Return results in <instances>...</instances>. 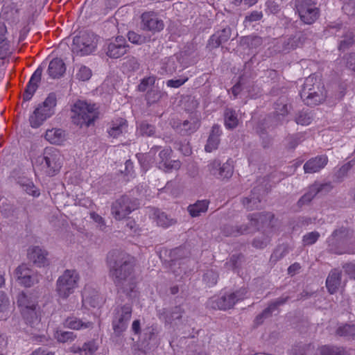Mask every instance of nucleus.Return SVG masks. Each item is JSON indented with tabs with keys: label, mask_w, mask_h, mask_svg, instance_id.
<instances>
[{
	"label": "nucleus",
	"mask_w": 355,
	"mask_h": 355,
	"mask_svg": "<svg viewBox=\"0 0 355 355\" xmlns=\"http://www.w3.org/2000/svg\"><path fill=\"white\" fill-rule=\"evenodd\" d=\"M110 277L118 290L132 297L136 282L134 275V260L127 253L113 251L107 257Z\"/></svg>",
	"instance_id": "f257e3e1"
},
{
	"label": "nucleus",
	"mask_w": 355,
	"mask_h": 355,
	"mask_svg": "<svg viewBox=\"0 0 355 355\" xmlns=\"http://www.w3.org/2000/svg\"><path fill=\"white\" fill-rule=\"evenodd\" d=\"M300 95L306 105L315 106L324 101L327 92L320 79L312 74L305 79Z\"/></svg>",
	"instance_id": "f03ea898"
},
{
	"label": "nucleus",
	"mask_w": 355,
	"mask_h": 355,
	"mask_svg": "<svg viewBox=\"0 0 355 355\" xmlns=\"http://www.w3.org/2000/svg\"><path fill=\"white\" fill-rule=\"evenodd\" d=\"M98 117V112L95 104L79 100L71 106L72 123L80 128L94 125Z\"/></svg>",
	"instance_id": "7ed1b4c3"
},
{
	"label": "nucleus",
	"mask_w": 355,
	"mask_h": 355,
	"mask_svg": "<svg viewBox=\"0 0 355 355\" xmlns=\"http://www.w3.org/2000/svg\"><path fill=\"white\" fill-rule=\"evenodd\" d=\"M159 146H155L152 147L150 151L146 154V158L151 161L161 170L164 172H171L173 170H178L181 166V163L179 160H172L171 159L173 150L171 148H166L160 150L158 155L156 157V152L159 149Z\"/></svg>",
	"instance_id": "20e7f679"
},
{
	"label": "nucleus",
	"mask_w": 355,
	"mask_h": 355,
	"mask_svg": "<svg viewBox=\"0 0 355 355\" xmlns=\"http://www.w3.org/2000/svg\"><path fill=\"white\" fill-rule=\"evenodd\" d=\"M37 162L40 163L42 169L49 176L55 175L62 165V157L60 152L54 147H46L42 156L38 157Z\"/></svg>",
	"instance_id": "39448f33"
},
{
	"label": "nucleus",
	"mask_w": 355,
	"mask_h": 355,
	"mask_svg": "<svg viewBox=\"0 0 355 355\" xmlns=\"http://www.w3.org/2000/svg\"><path fill=\"white\" fill-rule=\"evenodd\" d=\"M57 98L55 93H50L45 101L34 110L30 116L29 121L32 128L40 127L44 121L55 113Z\"/></svg>",
	"instance_id": "423d86ee"
},
{
	"label": "nucleus",
	"mask_w": 355,
	"mask_h": 355,
	"mask_svg": "<svg viewBox=\"0 0 355 355\" xmlns=\"http://www.w3.org/2000/svg\"><path fill=\"white\" fill-rule=\"evenodd\" d=\"M274 108V115L267 116L263 119V123L261 124V126L258 128V129H261V132L263 133L262 129L274 128L282 125L284 117L288 115L291 110V105L286 97H280L275 102ZM257 131L259 132V130H257Z\"/></svg>",
	"instance_id": "0eeeda50"
},
{
	"label": "nucleus",
	"mask_w": 355,
	"mask_h": 355,
	"mask_svg": "<svg viewBox=\"0 0 355 355\" xmlns=\"http://www.w3.org/2000/svg\"><path fill=\"white\" fill-rule=\"evenodd\" d=\"M98 37L92 32L80 31L73 39L72 52L78 55H87L96 49Z\"/></svg>",
	"instance_id": "6e6552de"
},
{
	"label": "nucleus",
	"mask_w": 355,
	"mask_h": 355,
	"mask_svg": "<svg viewBox=\"0 0 355 355\" xmlns=\"http://www.w3.org/2000/svg\"><path fill=\"white\" fill-rule=\"evenodd\" d=\"M248 290L241 288L236 291L217 297L214 296L207 302V306L213 309L227 310L232 309L235 304L246 297Z\"/></svg>",
	"instance_id": "1a4fd4ad"
},
{
	"label": "nucleus",
	"mask_w": 355,
	"mask_h": 355,
	"mask_svg": "<svg viewBox=\"0 0 355 355\" xmlns=\"http://www.w3.org/2000/svg\"><path fill=\"white\" fill-rule=\"evenodd\" d=\"M80 277L75 270H65L56 281L55 291L58 295L67 299L78 287Z\"/></svg>",
	"instance_id": "9d476101"
},
{
	"label": "nucleus",
	"mask_w": 355,
	"mask_h": 355,
	"mask_svg": "<svg viewBox=\"0 0 355 355\" xmlns=\"http://www.w3.org/2000/svg\"><path fill=\"white\" fill-rule=\"evenodd\" d=\"M132 306L131 304L117 305L112 313V326L116 336H121L126 330L132 317Z\"/></svg>",
	"instance_id": "9b49d317"
},
{
	"label": "nucleus",
	"mask_w": 355,
	"mask_h": 355,
	"mask_svg": "<svg viewBox=\"0 0 355 355\" xmlns=\"http://www.w3.org/2000/svg\"><path fill=\"white\" fill-rule=\"evenodd\" d=\"M136 198L123 195L114 201L111 205V214L116 220L124 219L128 215L139 207Z\"/></svg>",
	"instance_id": "f8f14e48"
},
{
	"label": "nucleus",
	"mask_w": 355,
	"mask_h": 355,
	"mask_svg": "<svg viewBox=\"0 0 355 355\" xmlns=\"http://www.w3.org/2000/svg\"><path fill=\"white\" fill-rule=\"evenodd\" d=\"M313 0H296L295 8L300 19L306 24H312L320 15V10Z\"/></svg>",
	"instance_id": "ddd939ff"
},
{
	"label": "nucleus",
	"mask_w": 355,
	"mask_h": 355,
	"mask_svg": "<svg viewBox=\"0 0 355 355\" xmlns=\"http://www.w3.org/2000/svg\"><path fill=\"white\" fill-rule=\"evenodd\" d=\"M185 311L181 305L170 308H163L157 311L159 319L164 322L165 325L173 328H179L183 324V315Z\"/></svg>",
	"instance_id": "4468645a"
},
{
	"label": "nucleus",
	"mask_w": 355,
	"mask_h": 355,
	"mask_svg": "<svg viewBox=\"0 0 355 355\" xmlns=\"http://www.w3.org/2000/svg\"><path fill=\"white\" fill-rule=\"evenodd\" d=\"M128 47L125 39L123 36H117L106 42L104 50L109 58L117 59L127 53Z\"/></svg>",
	"instance_id": "2eb2a0df"
},
{
	"label": "nucleus",
	"mask_w": 355,
	"mask_h": 355,
	"mask_svg": "<svg viewBox=\"0 0 355 355\" xmlns=\"http://www.w3.org/2000/svg\"><path fill=\"white\" fill-rule=\"evenodd\" d=\"M207 168L211 175L220 180L230 178L234 172L233 161L231 159L223 164L218 159L212 160L208 164Z\"/></svg>",
	"instance_id": "dca6fc26"
},
{
	"label": "nucleus",
	"mask_w": 355,
	"mask_h": 355,
	"mask_svg": "<svg viewBox=\"0 0 355 355\" xmlns=\"http://www.w3.org/2000/svg\"><path fill=\"white\" fill-rule=\"evenodd\" d=\"M141 28L152 33L159 32L164 27V22L154 12H146L141 16Z\"/></svg>",
	"instance_id": "f3484780"
},
{
	"label": "nucleus",
	"mask_w": 355,
	"mask_h": 355,
	"mask_svg": "<svg viewBox=\"0 0 355 355\" xmlns=\"http://www.w3.org/2000/svg\"><path fill=\"white\" fill-rule=\"evenodd\" d=\"M265 193L266 189L262 186L254 187L250 194L242 200V203L248 211L259 209L261 198Z\"/></svg>",
	"instance_id": "a211bd4d"
},
{
	"label": "nucleus",
	"mask_w": 355,
	"mask_h": 355,
	"mask_svg": "<svg viewBox=\"0 0 355 355\" xmlns=\"http://www.w3.org/2000/svg\"><path fill=\"white\" fill-rule=\"evenodd\" d=\"M200 125V120L198 116H191L189 119H187L182 123L174 122L171 124L172 128L182 135H189L195 132Z\"/></svg>",
	"instance_id": "6ab92c4d"
},
{
	"label": "nucleus",
	"mask_w": 355,
	"mask_h": 355,
	"mask_svg": "<svg viewBox=\"0 0 355 355\" xmlns=\"http://www.w3.org/2000/svg\"><path fill=\"white\" fill-rule=\"evenodd\" d=\"M43 69L41 67H38L31 77L26 87L23 94V99L25 101H29L32 98L35 92L38 87V83L41 80V76Z\"/></svg>",
	"instance_id": "aec40b11"
},
{
	"label": "nucleus",
	"mask_w": 355,
	"mask_h": 355,
	"mask_svg": "<svg viewBox=\"0 0 355 355\" xmlns=\"http://www.w3.org/2000/svg\"><path fill=\"white\" fill-rule=\"evenodd\" d=\"M232 35V30L227 26L216 31L208 40L207 46L211 49L218 48L220 44L227 42Z\"/></svg>",
	"instance_id": "412c9836"
},
{
	"label": "nucleus",
	"mask_w": 355,
	"mask_h": 355,
	"mask_svg": "<svg viewBox=\"0 0 355 355\" xmlns=\"http://www.w3.org/2000/svg\"><path fill=\"white\" fill-rule=\"evenodd\" d=\"M328 163V157L325 155L316 156L309 159L304 164V170L306 173H314L320 171Z\"/></svg>",
	"instance_id": "4be33fe9"
},
{
	"label": "nucleus",
	"mask_w": 355,
	"mask_h": 355,
	"mask_svg": "<svg viewBox=\"0 0 355 355\" xmlns=\"http://www.w3.org/2000/svg\"><path fill=\"white\" fill-rule=\"evenodd\" d=\"M274 215L271 213H254L248 215L247 218L249 223L247 224L250 227L249 234L252 233L259 227V223H263L267 219L271 220Z\"/></svg>",
	"instance_id": "5701e85b"
},
{
	"label": "nucleus",
	"mask_w": 355,
	"mask_h": 355,
	"mask_svg": "<svg viewBox=\"0 0 355 355\" xmlns=\"http://www.w3.org/2000/svg\"><path fill=\"white\" fill-rule=\"evenodd\" d=\"M62 324L64 328L76 331L92 328L93 326V323L92 322L83 321L81 319L73 315L65 318Z\"/></svg>",
	"instance_id": "b1692460"
},
{
	"label": "nucleus",
	"mask_w": 355,
	"mask_h": 355,
	"mask_svg": "<svg viewBox=\"0 0 355 355\" xmlns=\"http://www.w3.org/2000/svg\"><path fill=\"white\" fill-rule=\"evenodd\" d=\"M66 71V66L64 62L61 58L53 59L49 64L47 69V72L50 77L52 78H59L62 77Z\"/></svg>",
	"instance_id": "393cba45"
},
{
	"label": "nucleus",
	"mask_w": 355,
	"mask_h": 355,
	"mask_svg": "<svg viewBox=\"0 0 355 355\" xmlns=\"http://www.w3.org/2000/svg\"><path fill=\"white\" fill-rule=\"evenodd\" d=\"M341 283V272L338 269H333L330 271L327 280L326 286L330 294L337 292Z\"/></svg>",
	"instance_id": "a878e982"
},
{
	"label": "nucleus",
	"mask_w": 355,
	"mask_h": 355,
	"mask_svg": "<svg viewBox=\"0 0 355 355\" xmlns=\"http://www.w3.org/2000/svg\"><path fill=\"white\" fill-rule=\"evenodd\" d=\"M274 51L277 53H288L297 49V45L293 40L292 36L288 38H279L277 40L274 46Z\"/></svg>",
	"instance_id": "bb28decb"
},
{
	"label": "nucleus",
	"mask_w": 355,
	"mask_h": 355,
	"mask_svg": "<svg viewBox=\"0 0 355 355\" xmlns=\"http://www.w3.org/2000/svg\"><path fill=\"white\" fill-rule=\"evenodd\" d=\"M250 227L248 225H224L221 227V233L225 236H239L249 234Z\"/></svg>",
	"instance_id": "cd10ccee"
},
{
	"label": "nucleus",
	"mask_w": 355,
	"mask_h": 355,
	"mask_svg": "<svg viewBox=\"0 0 355 355\" xmlns=\"http://www.w3.org/2000/svg\"><path fill=\"white\" fill-rule=\"evenodd\" d=\"M221 130L217 124L213 125L211 133L208 137L207 144L205 146L206 152L211 153L218 148L220 143Z\"/></svg>",
	"instance_id": "c85d7f7f"
},
{
	"label": "nucleus",
	"mask_w": 355,
	"mask_h": 355,
	"mask_svg": "<svg viewBox=\"0 0 355 355\" xmlns=\"http://www.w3.org/2000/svg\"><path fill=\"white\" fill-rule=\"evenodd\" d=\"M29 259L39 266L47 263V252L39 246H34L28 250Z\"/></svg>",
	"instance_id": "c756f323"
},
{
	"label": "nucleus",
	"mask_w": 355,
	"mask_h": 355,
	"mask_svg": "<svg viewBox=\"0 0 355 355\" xmlns=\"http://www.w3.org/2000/svg\"><path fill=\"white\" fill-rule=\"evenodd\" d=\"M26 322L32 327H37L40 322V308L36 307L28 309L21 312Z\"/></svg>",
	"instance_id": "7c9ffc66"
},
{
	"label": "nucleus",
	"mask_w": 355,
	"mask_h": 355,
	"mask_svg": "<svg viewBox=\"0 0 355 355\" xmlns=\"http://www.w3.org/2000/svg\"><path fill=\"white\" fill-rule=\"evenodd\" d=\"M17 304L21 312L37 306L36 300L24 292H21L17 295Z\"/></svg>",
	"instance_id": "2f4dec72"
},
{
	"label": "nucleus",
	"mask_w": 355,
	"mask_h": 355,
	"mask_svg": "<svg viewBox=\"0 0 355 355\" xmlns=\"http://www.w3.org/2000/svg\"><path fill=\"white\" fill-rule=\"evenodd\" d=\"M127 127V121L124 119L119 118L112 121L111 127L108 130L107 132L110 136L116 138L123 132L126 131Z\"/></svg>",
	"instance_id": "473e14b6"
},
{
	"label": "nucleus",
	"mask_w": 355,
	"mask_h": 355,
	"mask_svg": "<svg viewBox=\"0 0 355 355\" xmlns=\"http://www.w3.org/2000/svg\"><path fill=\"white\" fill-rule=\"evenodd\" d=\"M98 347L94 341L85 343L82 347L73 345L70 348V352L80 355H93Z\"/></svg>",
	"instance_id": "72a5a7b5"
},
{
	"label": "nucleus",
	"mask_w": 355,
	"mask_h": 355,
	"mask_svg": "<svg viewBox=\"0 0 355 355\" xmlns=\"http://www.w3.org/2000/svg\"><path fill=\"white\" fill-rule=\"evenodd\" d=\"M209 204V202L207 200H198L194 204L189 205L187 211L192 217H198L207 211Z\"/></svg>",
	"instance_id": "f704fd0d"
},
{
	"label": "nucleus",
	"mask_w": 355,
	"mask_h": 355,
	"mask_svg": "<svg viewBox=\"0 0 355 355\" xmlns=\"http://www.w3.org/2000/svg\"><path fill=\"white\" fill-rule=\"evenodd\" d=\"M178 68V62L173 57L165 58L162 62L159 73L162 75H172Z\"/></svg>",
	"instance_id": "c9c22d12"
},
{
	"label": "nucleus",
	"mask_w": 355,
	"mask_h": 355,
	"mask_svg": "<svg viewBox=\"0 0 355 355\" xmlns=\"http://www.w3.org/2000/svg\"><path fill=\"white\" fill-rule=\"evenodd\" d=\"M45 139L51 144H60L65 139L64 131L59 128L48 130L45 134Z\"/></svg>",
	"instance_id": "e433bc0d"
},
{
	"label": "nucleus",
	"mask_w": 355,
	"mask_h": 355,
	"mask_svg": "<svg viewBox=\"0 0 355 355\" xmlns=\"http://www.w3.org/2000/svg\"><path fill=\"white\" fill-rule=\"evenodd\" d=\"M322 189V185L313 184L309 191L304 193L298 200L297 204L302 207L312 200V199Z\"/></svg>",
	"instance_id": "4c0bfd02"
},
{
	"label": "nucleus",
	"mask_w": 355,
	"mask_h": 355,
	"mask_svg": "<svg viewBox=\"0 0 355 355\" xmlns=\"http://www.w3.org/2000/svg\"><path fill=\"white\" fill-rule=\"evenodd\" d=\"M336 334L348 340H355V324L346 323L338 327Z\"/></svg>",
	"instance_id": "58836bf2"
},
{
	"label": "nucleus",
	"mask_w": 355,
	"mask_h": 355,
	"mask_svg": "<svg viewBox=\"0 0 355 355\" xmlns=\"http://www.w3.org/2000/svg\"><path fill=\"white\" fill-rule=\"evenodd\" d=\"M225 125L227 129L232 130L235 128L239 123L237 114L235 110L232 108H226L224 112Z\"/></svg>",
	"instance_id": "ea45409f"
},
{
	"label": "nucleus",
	"mask_w": 355,
	"mask_h": 355,
	"mask_svg": "<svg viewBox=\"0 0 355 355\" xmlns=\"http://www.w3.org/2000/svg\"><path fill=\"white\" fill-rule=\"evenodd\" d=\"M166 94L157 87H153L148 90L146 94V100L148 105L156 103L160 101Z\"/></svg>",
	"instance_id": "a19ab883"
},
{
	"label": "nucleus",
	"mask_w": 355,
	"mask_h": 355,
	"mask_svg": "<svg viewBox=\"0 0 355 355\" xmlns=\"http://www.w3.org/2000/svg\"><path fill=\"white\" fill-rule=\"evenodd\" d=\"M154 215L155 216L157 225L161 227H168L176 223V220L175 219L171 218L166 213L159 210H155Z\"/></svg>",
	"instance_id": "79ce46f5"
},
{
	"label": "nucleus",
	"mask_w": 355,
	"mask_h": 355,
	"mask_svg": "<svg viewBox=\"0 0 355 355\" xmlns=\"http://www.w3.org/2000/svg\"><path fill=\"white\" fill-rule=\"evenodd\" d=\"M241 42L249 49H257L262 45L263 39L258 35H251L242 37Z\"/></svg>",
	"instance_id": "37998d69"
},
{
	"label": "nucleus",
	"mask_w": 355,
	"mask_h": 355,
	"mask_svg": "<svg viewBox=\"0 0 355 355\" xmlns=\"http://www.w3.org/2000/svg\"><path fill=\"white\" fill-rule=\"evenodd\" d=\"M354 165L353 161H349L343 165L334 175V181L341 182L347 176L349 171Z\"/></svg>",
	"instance_id": "c03bdc74"
},
{
	"label": "nucleus",
	"mask_w": 355,
	"mask_h": 355,
	"mask_svg": "<svg viewBox=\"0 0 355 355\" xmlns=\"http://www.w3.org/2000/svg\"><path fill=\"white\" fill-rule=\"evenodd\" d=\"M54 337L59 343H64L73 342L77 338V336L72 331L57 330L55 332Z\"/></svg>",
	"instance_id": "a18cd8bd"
},
{
	"label": "nucleus",
	"mask_w": 355,
	"mask_h": 355,
	"mask_svg": "<svg viewBox=\"0 0 355 355\" xmlns=\"http://www.w3.org/2000/svg\"><path fill=\"white\" fill-rule=\"evenodd\" d=\"M6 27L0 23V59H3L6 57L9 51V45L6 40L5 37Z\"/></svg>",
	"instance_id": "49530a36"
},
{
	"label": "nucleus",
	"mask_w": 355,
	"mask_h": 355,
	"mask_svg": "<svg viewBox=\"0 0 355 355\" xmlns=\"http://www.w3.org/2000/svg\"><path fill=\"white\" fill-rule=\"evenodd\" d=\"M313 119L311 112L308 110H302L299 111L295 116V121L302 125H309Z\"/></svg>",
	"instance_id": "de8ad7c7"
},
{
	"label": "nucleus",
	"mask_w": 355,
	"mask_h": 355,
	"mask_svg": "<svg viewBox=\"0 0 355 355\" xmlns=\"http://www.w3.org/2000/svg\"><path fill=\"white\" fill-rule=\"evenodd\" d=\"M243 261L244 256L241 253L234 254L230 257V260L226 263V266L229 269L235 270L241 266Z\"/></svg>",
	"instance_id": "09e8293b"
},
{
	"label": "nucleus",
	"mask_w": 355,
	"mask_h": 355,
	"mask_svg": "<svg viewBox=\"0 0 355 355\" xmlns=\"http://www.w3.org/2000/svg\"><path fill=\"white\" fill-rule=\"evenodd\" d=\"M355 43L354 35L352 33H347L340 41L338 50L345 51L350 49Z\"/></svg>",
	"instance_id": "8fccbe9b"
},
{
	"label": "nucleus",
	"mask_w": 355,
	"mask_h": 355,
	"mask_svg": "<svg viewBox=\"0 0 355 355\" xmlns=\"http://www.w3.org/2000/svg\"><path fill=\"white\" fill-rule=\"evenodd\" d=\"M138 131L142 136L154 137L155 136L156 128L155 125L146 121H143L139 124Z\"/></svg>",
	"instance_id": "3c124183"
},
{
	"label": "nucleus",
	"mask_w": 355,
	"mask_h": 355,
	"mask_svg": "<svg viewBox=\"0 0 355 355\" xmlns=\"http://www.w3.org/2000/svg\"><path fill=\"white\" fill-rule=\"evenodd\" d=\"M320 353L321 355H344L345 351L341 347L324 345L320 349Z\"/></svg>",
	"instance_id": "603ef678"
},
{
	"label": "nucleus",
	"mask_w": 355,
	"mask_h": 355,
	"mask_svg": "<svg viewBox=\"0 0 355 355\" xmlns=\"http://www.w3.org/2000/svg\"><path fill=\"white\" fill-rule=\"evenodd\" d=\"M310 35L311 32L304 31L296 32L292 35L295 44L297 45V48L302 46Z\"/></svg>",
	"instance_id": "864d4df0"
},
{
	"label": "nucleus",
	"mask_w": 355,
	"mask_h": 355,
	"mask_svg": "<svg viewBox=\"0 0 355 355\" xmlns=\"http://www.w3.org/2000/svg\"><path fill=\"white\" fill-rule=\"evenodd\" d=\"M22 189L28 195L33 197H38L40 195V189H37L31 181L21 184Z\"/></svg>",
	"instance_id": "5fc2aeb1"
},
{
	"label": "nucleus",
	"mask_w": 355,
	"mask_h": 355,
	"mask_svg": "<svg viewBox=\"0 0 355 355\" xmlns=\"http://www.w3.org/2000/svg\"><path fill=\"white\" fill-rule=\"evenodd\" d=\"M347 235V230L341 227L334 230L331 236L328 239L329 245L337 243Z\"/></svg>",
	"instance_id": "6e6d98bb"
},
{
	"label": "nucleus",
	"mask_w": 355,
	"mask_h": 355,
	"mask_svg": "<svg viewBox=\"0 0 355 355\" xmlns=\"http://www.w3.org/2000/svg\"><path fill=\"white\" fill-rule=\"evenodd\" d=\"M155 80L156 78L153 76L143 78L137 86L138 90L142 92L146 91L149 87L155 85Z\"/></svg>",
	"instance_id": "4d7b16f0"
},
{
	"label": "nucleus",
	"mask_w": 355,
	"mask_h": 355,
	"mask_svg": "<svg viewBox=\"0 0 355 355\" xmlns=\"http://www.w3.org/2000/svg\"><path fill=\"white\" fill-rule=\"evenodd\" d=\"M272 311L268 307L266 308L261 313L258 314L254 320V325L258 327L262 324L264 320L272 316Z\"/></svg>",
	"instance_id": "13d9d810"
},
{
	"label": "nucleus",
	"mask_w": 355,
	"mask_h": 355,
	"mask_svg": "<svg viewBox=\"0 0 355 355\" xmlns=\"http://www.w3.org/2000/svg\"><path fill=\"white\" fill-rule=\"evenodd\" d=\"M342 60L347 69L355 72V53L345 54Z\"/></svg>",
	"instance_id": "bf43d9fd"
},
{
	"label": "nucleus",
	"mask_w": 355,
	"mask_h": 355,
	"mask_svg": "<svg viewBox=\"0 0 355 355\" xmlns=\"http://www.w3.org/2000/svg\"><path fill=\"white\" fill-rule=\"evenodd\" d=\"M270 241L268 236L262 234L261 236L255 237L252 243L253 247L257 249H263L267 246Z\"/></svg>",
	"instance_id": "052dcab7"
},
{
	"label": "nucleus",
	"mask_w": 355,
	"mask_h": 355,
	"mask_svg": "<svg viewBox=\"0 0 355 355\" xmlns=\"http://www.w3.org/2000/svg\"><path fill=\"white\" fill-rule=\"evenodd\" d=\"M319 232L314 231L309 232L304 235L302 238V242L304 245H311L314 244L319 239Z\"/></svg>",
	"instance_id": "680f3d73"
},
{
	"label": "nucleus",
	"mask_w": 355,
	"mask_h": 355,
	"mask_svg": "<svg viewBox=\"0 0 355 355\" xmlns=\"http://www.w3.org/2000/svg\"><path fill=\"white\" fill-rule=\"evenodd\" d=\"M76 76L80 80H88L92 76V70L86 66H81Z\"/></svg>",
	"instance_id": "e2e57ef3"
},
{
	"label": "nucleus",
	"mask_w": 355,
	"mask_h": 355,
	"mask_svg": "<svg viewBox=\"0 0 355 355\" xmlns=\"http://www.w3.org/2000/svg\"><path fill=\"white\" fill-rule=\"evenodd\" d=\"M289 296L286 295H282L280 297L277 298L276 300L270 302L268 304V307L269 309L272 311H275L279 306H282L284 304L286 303V302L288 300Z\"/></svg>",
	"instance_id": "0e129e2a"
},
{
	"label": "nucleus",
	"mask_w": 355,
	"mask_h": 355,
	"mask_svg": "<svg viewBox=\"0 0 355 355\" xmlns=\"http://www.w3.org/2000/svg\"><path fill=\"white\" fill-rule=\"evenodd\" d=\"M127 37L130 42L135 44H141L146 41L144 36L141 35L135 31H129L127 34Z\"/></svg>",
	"instance_id": "69168bd1"
},
{
	"label": "nucleus",
	"mask_w": 355,
	"mask_h": 355,
	"mask_svg": "<svg viewBox=\"0 0 355 355\" xmlns=\"http://www.w3.org/2000/svg\"><path fill=\"white\" fill-rule=\"evenodd\" d=\"M172 263L171 264V270L175 277H180L182 278V273L184 272V269H183L180 266L181 263L177 260L173 259L171 260Z\"/></svg>",
	"instance_id": "338daca9"
},
{
	"label": "nucleus",
	"mask_w": 355,
	"mask_h": 355,
	"mask_svg": "<svg viewBox=\"0 0 355 355\" xmlns=\"http://www.w3.org/2000/svg\"><path fill=\"white\" fill-rule=\"evenodd\" d=\"M287 253V250L285 248H277L273 253L271 254L270 261L272 262H276L282 257H284Z\"/></svg>",
	"instance_id": "774afa93"
}]
</instances>
